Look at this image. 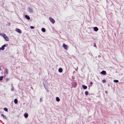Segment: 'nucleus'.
I'll use <instances>...</instances> for the list:
<instances>
[{
	"instance_id": "nucleus-15",
	"label": "nucleus",
	"mask_w": 124,
	"mask_h": 124,
	"mask_svg": "<svg viewBox=\"0 0 124 124\" xmlns=\"http://www.w3.org/2000/svg\"><path fill=\"white\" fill-rule=\"evenodd\" d=\"M41 30L43 32H45L46 31V30L44 28H42Z\"/></svg>"
},
{
	"instance_id": "nucleus-29",
	"label": "nucleus",
	"mask_w": 124,
	"mask_h": 124,
	"mask_svg": "<svg viewBox=\"0 0 124 124\" xmlns=\"http://www.w3.org/2000/svg\"><path fill=\"white\" fill-rule=\"evenodd\" d=\"M44 87H45V89L47 91V92H48V90L47 89H46V88H45V86H44Z\"/></svg>"
},
{
	"instance_id": "nucleus-5",
	"label": "nucleus",
	"mask_w": 124,
	"mask_h": 124,
	"mask_svg": "<svg viewBox=\"0 0 124 124\" xmlns=\"http://www.w3.org/2000/svg\"><path fill=\"white\" fill-rule=\"evenodd\" d=\"M101 73L103 75H105L106 74V72L105 71L103 70L101 72Z\"/></svg>"
},
{
	"instance_id": "nucleus-3",
	"label": "nucleus",
	"mask_w": 124,
	"mask_h": 124,
	"mask_svg": "<svg viewBox=\"0 0 124 124\" xmlns=\"http://www.w3.org/2000/svg\"><path fill=\"white\" fill-rule=\"evenodd\" d=\"M16 31L17 32L19 33L20 34L21 33H22L21 30L20 29H19L18 28H16Z\"/></svg>"
},
{
	"instance_id": "nucleus-4",
	"label": "nucleus",
	"mask_w": 124,
	"mask_h": 124,
	"mask_svg": "<svg viewBox=\"0 0 124 124\" xmlns=\"http://www.w3.org/2000/svg\"><path fill=\"white\" fill-rule=\"evenodd\" d=\"M28 9L29 10V12L30 13H33V10L30 8H28Z\"/></svg>"
},
{
	"instance_id": "nucleus-20",
	"label": "nucleus",
	"mask_w": 124,
	"mask_h": 124,
	"mask_svg": "<svg viewBox=\"0 0 124 124\" xmlns=\"http://www.w3.org/2000/svg\"><path fill=\"white\" fill-rule=\"evenodd\" d=\"M8 69H6V70H5V73L7 74L8 73Z\"/></svg>"
},
{
	"instance_id": "nucleus-32",
	"label": "nucleus",
	"mask_w": 124,
	"mask_h": 124,
	"mask_svg": "<svg viewBox=\"0 0 124 124\" xmlns=\"http://www.w3.org/2000/svg\"><path fill=\"white\" fill-rule=\"evenodd\" d=\"M92 84H93V83H92V82H90V84H91V85H92Z\"/></svg>"
},
{
	"instance_id": "nucleus-14",
	"label": "nucleus",
	"mask_w": 124,
	"mask_h": 124,
	"mask_svg": "<svg viewBox=\"0 0 124 124\" xmlns=\"http://www.w3.org/2000/svg\"><path fill=\"white\" fill-rule=\"evenodd\" d=\"M4 49V47L3 46L0 48V50H3Z\"/></svg>"
},
{
	"instance_id": "nucleus-1",
	"label": "nucleus",
	"mask_w": 124,
	"mask_h": 124,
	"mask_svg": "<svg viewBox=\"0 0 124 124\" xmlns=\"http://www.w3.org/2000/svg\"><path fill=\"white\" fill-rule=\"evenodd\" d=\"M49 19L50 21L53 24L55 22V20L52 18L51 17L49 18Z\"/></svg>"
},
{
	"instance_id": "nucleus-21",
	"label": "nucleus",
	"mask_w": 124,
	"mask_h": 124,
	"mask_svg": "<svg viewBox=\"0 0 124 124\" xmlns=\"http://www.w3.org/2000/svg\"><path fill=\"white\" fill-rule=\"evenodd\" d=\"M88 91H86L85 92V94L86 95H88Z\"/></svg>"
},
{
	"instance_id": "nucleus-25",
	"label": "nucleus",
	"mask_w": 124,
	"mask_h": 124,
	"mask_svg": "<svg viewBox=\"0 0 124 124\" xmlns=\"http://www.w3.org/2000/svg\"><path fill=\"white\" fill-rule=\"evenodd\" d=\"M11 91H14V88H13V87H12L11 89Z\"/></svg>"
},
{
	"instance_id": "nucleus-6",
	"label": "nucleus",
	"mask_w": 124,
	"mask_h": 124,
	"mask_svg": "<svg viewBox=\"0 0 124 124\" xmlns=\"http://www.w3.org/2000/svg\"><path fill=\"white\" fill-rule=\"evenodd\" d=\"M1 116L3 117V118L4 119H7V117H6V116H5V115H3V114H1Z\"/></svg>"
},
{
	"instance_id": "nucleus-26",
	"label": "nucleus",
	"mask_w": 124,
	"mask_h": 124,
	"mask_svg": "<svg viewBox=\"0 0 124 124\" xmlns=\"http://www.w3.org/2000/svg\"><path fill=\"white\" fill-rule=\"evenodd\" d=\"M9 80V79L7 78L6 79V82L8 81Z\"/></svg>"
},
{
	"instance_id": "nucleus-30",
	"label": "nucleus",
	"mask_w": 124,
	"mask_h": 124,
	"mask_svg": "<svg viewBox=\"0 0 124 124\" xmlns=\"http://www.w3.org/2000/svg\"><path fill=\"white\" fill-rule=\"evenodd\" d=\"M40 102H41L42 101V99L41 98L40 99Z\"/></svg>"
},
{
	"instance_id": "nucleus-37",
	"label": "nucleus",
	"mask_w": 124,
	"mask_h": 124,
	"mask_svg": "<svg viewBox=\"0 0 124 124\" xmlns=\"http://www.w3.org/2000/svg\"><path fill=\"white\" fill-rule=\"evenodd\" d=\"M31 89H32V87H31Z\"/></svg>"
},
{
	"instance_id": "nucleus-19",
	"label": "nucleus",
	"mask_w": 124,
	"mask_h": 124,
	"mask_svg": "<svg viewBox=\"0 0 124 124\" xmlns=\"http://www.w3.org/2000/svg\"><path fill=\"white\" fill-rule=\"evenodd\" d=\"M113 81L114 82L116 83H118L119 82L118 80H114Z\"/></svg>"
},
{
	"instance_id": "nucleus-9",
	"label": "nucleus",
	"mask_w": 124,
	"mask_h": 124,
	"mask_svg": "<svg viewBox=\"0 0 124 124\" xmlns=\"http://www.w3.org/2000/svg\"><path fill=\"white\" fill-rule=\"evenodd\" d=\"M25 18L28 20H30V18L29 16L27 15H25Z\"/></svg>"
},
{
	"instance_id": "nucleus-23",
	"label": "nucleus",
	"mask_w": 124,
	"mask_h": 124,
	"mask_svg": "<svg viewBox=\"0 0 124 124\" xmlns=\"http://www.w3.org/2000/svg\"><path fill=\"white\" fill-rule=\"evenodd\" d=\"M8 45V44H5L4 45H3L2 46H3L4 47L6 46H7Z\"/></svg>"
},
{
	"instance_id": "nucleus-11",
	"label": "nucleus",
	"mask_w": 124,
	"mask_h": 124,
	"mask_svg": "<svg viewBox=\"0 0 124 124\" xmlns=\"http://www.w3.org/2000/svg\"><path fill=\"white\" fill-rule=\"evenodd\" d=\"M58 71L60 73L62 72V68H59L58 70Z\"/></svg>"
},
{
	"instance_id": "nucleus-17",
	"label": "nucleus",
	"mask_w": 124,
	"mask_h": 124,
	"mask_svg": "<svg viewBox=\"0 0 124 124\" xmlns=\"http://www.w3.org/2000/svg\"><path fill=\"white\" fill-rule=\"evenodd\" d=\"M3 78V76H1L0 77V81H2V80Z\"/></svg>"
},
{
	"instance_id": "nucleus-22",
	"label": "nucleus",
	"mask_w": 124,
	"mask_h": 124,
	"mask_svg": "<svg viewBox=\"0 0 124 124\" xmlns=\"http://www.w3.org/2000/svg\"><path fill=\"white\" fill-rule=\"evenodd\" d=\"M102 81L103 83H105L106 82V81L105 79H103L102 80Z\"/></svg>"
},
{
	"instance_id": "nucleus-28",
	"label": "nucleus",
	"mask_w": 124,
	"mask_h": 124,
	"mask_svg": "<svg viewBox=\"0 0 124 124\" xmlns=\"http://www.w3.org/2000/svg\"><path fill=\"white\" fill-rule=\"evenodd\" d=\"M4 34H2V33H0V36H2Z\"/></svg>"
},
{
	"instance_id": "nucleus-12",
	"label": "nucleus",
	"mask_w": 124,
	"mask_h": 124,
	"mask_svg": "<svg viewBox=\"0 0 124 124\" xmlns=\"http://www.w3.org/2000/svg\"><path fill=\"white\" fill-rule=\"evenodd\" d=\"M82 87L84 89H86L87 88V87L86 86L84 85H83Z\"/></svg>"
},
{
	"instance_id": "nucleus-16",
	"label": "nucleus",
	"mask_w": 124,
	"mask_h": 124,
	"mask_svg": "<svg viewBox=\"0 0 124 124\" xmlns=\"http://www.w3.org/2000/svg\"><path fill=\"white\" fill-rule=\"evenodd\" d=\"M56 100L57 101H60V99L58 97H56Z\"/></svg>"
},
{
	"instance_id": "nucleus-8",
	"label": "nucleus",
	"mask_w": 124,
	"mask_h": 124,
	"mask_svg": "<svg viewBox=\"0 0 124 124\" xmlns=\"http://www.w3.org/2000/svg\"><path fill=\"white\" fill-rule=\"evenodd\" d=\"M93 30L95 31H97L98 30V29L97 27H94Z\"/></svg>"
},
{
	"instance_id": "nucleus-7",
	"label": "nucleus",
	"mask_w": 124,
	"mask_h": 124,
	"mask_svg": "<svg viewBox=\"0 0 124 124\" xmlns=\"http://www.w3.org/2000/svg\"><path fill=\"white\" fill-rule=\"evenodd\" d=\"M4 38L5 39V40L7 41H9V39L6 35Z\"/></svg>"
},
{
	"instance_id": "nucleus-31",
	"label": "nucleus",
	"mask_w": 124,
	"mask_h": 124,
	"mask_svg": "<svg viewBox=\"0 0 124 124\" xmlns=\"http://www.w3.org/2000/svg\"><path fill=\"white\" fill-rule=\"evenodd\" d=\"M94 45H93V46H96V45H95V43H94Z\"/></svg>"
},
{
	"instance_id": "nucleus-2",
	"label": "nucleus",
	"mask_w": 124,
	"mask_h": 124,
	"mask_svg": "<svg viewBox=\"0 0 124 124\" xmlns=\"http://www.w3.org/2000/svg\"><path fill=\"white\" fill-rule=\"evenodd\" d=\"M62 47L66 50H67V47L68 46L64 44H63L62 45Z\"/></svg>"
},
{
	"instance_id": "nucleus-27",
	"label": "nucleus",
	"mask_w": 124,
	"mask_h": 124,
	"mask_svg": "<svg viewBox=\"0 0 124 124\" xmlns=\"http://www.w3.org/2000/svg\"><path fill=\"white\" fill-rule=\"evenodd\" d=\"M6 35L5 34H4L3 35L2 37H3L4 38L6 36Z\"/></svg>"
},
{
	"instance_id": "nucleus-34",
	"label": "nucleus",
	"mask_w": 124,
	"mask_h": 124,
	"mask_svg": "<svg viewBox=\"0 0 124 124\" xmlns=\"http://www.w3.org/2000/svg\"><path fill=\"white\" fill-rule=\"evenodd\" d=\"M107 93V91H105V93Z\"/></svg>"
},
{
	"instance_id": "nucleus-18",
	"label": "nucleus",
	"mask_w": 124,
	"mask_h": 124,
	"mask_svg": "<svg viewBox=\"0 0 124 124\" xmlns=\"http://www.w3.org/2000/svg\"><path fill=\"white\" fill-rule=\"evenodd\" d=\"M4 110L6 111H8V109L7 108H4Z\"/></svg>"
},
{
	"instance_id": "nucleus-35",
	"label": "nucleus",
	"mask_w": 124,
	"mask_h": 124,
	"mask_svg": "<svg viewBox=\"0 0 124 124\" xmlns=\"http://www.w3.org/2000/svg\"><path fill=\"white\" fill-rule=\"evenodd\" d=\"M78 68H77V69H76V70H76V71H77V69H78Z\"/></svg>"
},
{
	"instance_id": "nucleus-24",
	"label": "nucleus",
	"mask_w": 124,
	"mask_h": 124,
	"mask_svg": "<svg viewBox=\"0 0 124 124\" xmlns=\"http://www.w3.org/2000/svg\"><path fill=\"white\" fill-rule=\"evenodd\" d=\"M30 27L32 29L34 28V27L33 26H31Z\"/></svg>"
},
{
	"instance_id": "nucleus-10",
	"label": "nucleus",
	"mask_w": 124,
	"mask_h": 124,
	"mask_svg": "<svg viewBox=\"0 0 124 124\" xmlns=\"http://www.w3.org/2000/svg\"><path fill=\"white\" fill-rule=\"evenodd\" d=\"M24 116L25 118H26L28 117V115L27 113H26L24 114Z\"/></svg>"
},
{
	"instance_id": "nucleus-33",
	"label": "nucleus",
	"mask_w": 124,
	"mask_h": 124,
	"mask_svg": "<svg viewBox=\"0 0 124 124\" xmlns=\"http://www.w3.org/2000/svg\"><path fill=\"white\" fill-rule=\"evenodd\" d=\"M99 58H100L101 57V56L100 55H99L98 56Z\"/></svg>"
},
{
	"instance_id": "nucleus-13",
	"label": "nucleus",
	"mask_w": 124,
	"mask_h": 124,
	"mask_svg": "<svg viewBox=\"0 0 124 124\" xmlns=\"http://www.w3.org/2000/svg\"><path fill=\"white\" fill-rule=\"evenodd\" d=\"M14 102L16 104H17L18 102V101L17 99H15L14 100Z\"/></svg>"
},
{
	"instance_id": "nucleus-36",
	"label": "nucleus",
	"mask_w": 124,
	"mask_h": 124,
	"mask_svg": "<svg viewBox=\"0 0 124 124\" xmlns=\"http://www.w3.org/2000/svg\"><path fill=\"white\" fill-rule=\"evenodd\" d=\"M0 71L1 70V69L0 68Z\"/></svg>"
}]
</instances>
